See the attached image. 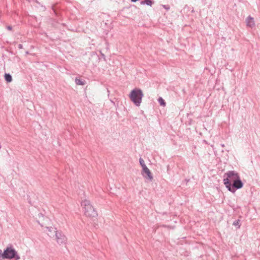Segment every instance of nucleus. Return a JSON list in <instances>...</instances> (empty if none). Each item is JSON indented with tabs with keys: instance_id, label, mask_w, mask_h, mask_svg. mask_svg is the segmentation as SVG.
Here are the masks:
<instances>
[{
	"instance_id": "1a4fd4ad",
	"label": "nucleus",
	"mask_w": 260,
	"mask_h": 260,
	"mask_svg": "<svg viewBox=\"0 0 260 260\" xmlns=\"http://www.w3.org/2000/svg\"><path fill=\"white\" fill-rule=\"evenodd\" d=\"M243 186V183L240 180V178L239 177L238 179H237L236 181H235L233 185H232V188L233 189L236 188V189H240Z\"/></svg>"
},
{
	"instance_id": "f03ea898",
	"label": "nucleus",
	"mask_w": 260,
	"mask_h": 260,
	"mask_svg": "<svg viewBox=\"0 0 260 260\" xmlns=\"http://www.w3.org/2000/svg\"><path fill=\"white\" fill-rule=\"evenodd\" d=\"M144 96L143 93L140 89L135 88L132 90L129 94V98L134 104L137 106H140Z\"/></svg>"
},
{
	"instance_id": "6ab92c4d",
	"label": "nucleus",
	"mask_w": 260,
	"mask_h": 260,
	"mask_svg": "<svg viewBox=\"0 0 260 260\" xmlns=\"http://www.w3.org/2000/svg\"><path fill=\"white\" fill-rule=\"evenodd\" d=\"M237 223H238V222H237V223H234V224L235 225H236V224H237Z\"/></svg>"
},
{
	"instance_id": "a211bd4d",
	"label": "nucleus",
	"mask_w": 260,
	"mask_h": 260,
	"mask_svg": "<svg viewBox=\"0 0 260 260\" xmlns=\"http://www.w3.org/2000/svg\"><path fill=\"white\" fill-rule=\"evenodd\" d=\"M19 48H22V45H19Z\"/></svg>"
},
{
	"instance_id": "dca6fc26",
	"label": "nucleus",
	"mask_w": 260,
	"mask_h": 260,
	"mask_svg": "<svg viewBox=\"0 0 260 260\" xmlns=\"http://www.w3.org/2000/svg\"><path fill=\"white\" fill-rule=\"evenodd\" d=\"M7 28L9 29V30H11L12 29V27L10 26H8L7 27Z\"/></svg>"
},
{
	"instance_id": "9b49d317",
	"label": "nucleus",
	"mask_w": 260,
	"mask_h": 260,
	"mask_svg": "<svg viewBox=\"0 0 260 260\" xmlns=\"http://www.w3.org/2000/svg\"><path fill=\"white\" fill-rule=\"evenodd\" d=\"M75 81L76 84L79 85H84L86 83L85 81L78 78H76Z\"/></svg>"
},
{
	"instance_id": "6e6552de",
	"label": "nucleus",
	"mask_w": 260,
	"mask_h": 260,
	"mask_svg": "<svg viewBox=\"0 0 260 260\" xmlns=\"http://www.w3.org/2000/svg\"><path fill=\"white\" fill-rule=\"evenodd\" d=\"M245 23L246 26L250 28H252L255 25L254 18L250 16H249L246 18L245 20Z\"/></svg>"
},
{
	"instance_id": "ddd939ff",
	"label": "nucleus",
	"mask_w": 260,
	"mask_h": 260,
	"mask_svg": "<svg viewBox=\"0 0 260 260\" xmlns=\"http://www.w3.org/2000/svg\"><path fill=\"white\" fill-rule=\"evenodd\" d=\"M158 102L161 106L164 107L166 106V103L162 98H159L158 99Z\"/></svg>"
},
{
	"instance_id": "f8f14e48",
	"label": "nucleus",
	"mask_w": 260,
	"mask_h": 260,
	"mask_svg": "<svg viewBox=\"0 0 260 260\" xmlns=\"http://www.w3.org/2000/svg\"><path fill=\"white\" fill-rule=\"evenodd\" d=\"M5 79L8 82H11L12 80V76L9 74H5Z\"/></svg>"
},
{
	"instance_id": "0eeeda50",
	"label": "nucleus",
	"mask_w": 260,
	"mask_h": 260,
	"mask_svg": "<svg viewBox=\"0 0 260 260\" xmlns=\"http://www.w3.org/2000/svg\"><path fill=\"white\" fill-rule=\"evenodd\" d=\"M57 231L55 228L52 226H46L44 229V232L52 239Z\"/></svg>"
},
{
	"instance_id": "423d86ee",
	"label": "nucleus",
	"mask_w": 260,
	"mask_h": 260,
	"mask_svg": "<svg viewBox=\"0 0 260 260\" xmlns=\"http://www.w3.org/2000/svg\"><path fill=\"white\" fill-rule=\"evenodd\" d=\"M142 175L146 179L150 181H152L153 180V176L150 170L147 168V167H145L142 168V170L141 172Z\"/></svg>"
},
{
	"instance_id": "f3484780",
	"label": "nucleus",
	"mask_w": 260,
	"mask_h": 260,
	"mask_svg": "<svg viewBox=\"0 0 260 260\" xmlns=\"http://www.w3.org/2000/svg\"><path fill=\"white\" fill-rule=\"evenodd\" d=\"M132 2H137L138 0H131Z\"/></svg>"
},
{
	"instance_id": "20e7f679",
	"label": "nucleus",
	"mask_w": 260,
	"mask_h": 260,
	"mask_svg": "<svg viewBox=\"0 0 260 260\" xmlns=\"http://www.w3.org/2000/svg\"><path fill=\"white\" fill-rule=\"evenodd\" d=\"M16 251L11 247H8L4 250L2 254V257L5 258L12 259L13 258L16 257Z\"/></svg>"
},
{
	"instance_id": "f257e3e1",
	"label": "nucleus",
	"mask_w": 260,
	"mask_h": 260,
	"mask_svg": "<svg viewBox=\"0 0 260 260\" xmlns=\"http://www.w3.org/2000/svg\"><path fill=\"white\" fill-rule=\"evenodd\" d=\"M223 177V183L226 188L234 193L235 190L232 188L231 182H234L240 177L238 173L235 171H229L224 174Z\"/></svg>"
},
{
	"instance_id": "9d476101",
	"label": "nucleus",
	"mask_w": 260,
	"mask_h": 260,
	"mask_svg": "<svg viewBox=\"0 0 260 260\" xmlns=\"http://www.w3.org/2000/svg\"><path fill=\"white\" fill-rule=\"evenodd\" d=\"M90 205H91V204L88 198L85 197L82 199L81 201V206L83 209H85Z\"/></svg>"
},
{
	"instance_id": "7ed1b4c3",
	"label": "nucleus",
	"mask_w": 260,
	"mask_h": 260,
	"mask_svg": "<svg viewBox=\"0 0 260 260\" xmlns=\"http://www.w3.org/2000/svg\"><path fill=\"white\" fill-rule=\"evenodd\" d=\"M53 239L59 245L64 244L67 241V238L66 236L64 235L61 232L59 231L57 232Z\"/></svg>"
},
{
	"instance_id": "aec40b11",
	"label": "nucleus",
	"mask_w": 260,
	"mask_h": 260,
	"mask_svg": "<svg viewBox=\"0 0 260 260\" xmlns=\"http://www.w3.org/2000/svg\"><path fill=\"white\" fill-rule=\"evenodd\" d=\"M237 223H238V222H237V223H234V224L235 225H236V224H237Z\"/></svg>"
},
{
	"instance_id": "39448f33",
	"label": "nucleus",
	"mask_w": 260,
	"mask_h": 260,
	"mask_svg": "<svg viewBox=\"0 0 260 260\" xmlns=\"http://www.w3.org/2000/svg\"><path fill=\"white\" fill-rule=\"evenodd\" d=\"M84 212L85 215L89 217H94L98 215L92 205L84 209Z\"/></svg>"
},
{
	"instance_id": "4468645a",
	"label": "nucleus",
	"mask_w": 260,
	"mask_h": 260,
	"mask_svg": "<svg viewBox=\"0 0 260 260\" xmlns=\"http://www.w3.org/2000/svg\"><path fill=\"white\" fill-rule=\"evenodd\" d=\"M141 4H146L148 6H151L152 4V2L151 0H145L144 1L141 2Z\"/></svg>"
},
{
	"instance_id": "2eb2a0df",
	"label": "nucleus",
	"mask_w": 260,
	"mask_h": 260,
	"mask_svg": "<svg viewBox=\"0 0 260 260\" xmlns=\"http://www.w3.org/2000/svg\"><path fill=\"white\" fill-rule=\"evenodd\" d=\"M139 162L141 166L142 167V168L146 167L145 161L143 158H140Z\"/></svg>"
}]
</instances>
